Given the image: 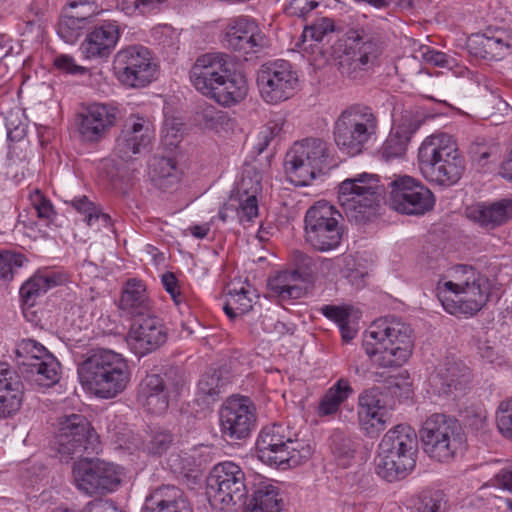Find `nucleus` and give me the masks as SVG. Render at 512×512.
Instances as JSON below:
<instances>
[{
    "label": "nucleus",
    "mask_w": 512,
    "mask_h": 512,
    "mask_svg": "<svg viewBox=\"0 0 512 512\" xmlns=\"http://www.w3.org/2000/svg\"><path fill=\"white\" fill-rule=\"evenodd\" d=\"M190 81L196 90L224 107L243 101L249 89L244 75L230 72L222 53L199 56L190 70Z\"/></svg>",
    "instance_id": "nucleus-1"
},
{
    "label": "nucleus",
    "mask_w": 512,
    "mask_h": 512,
    "mask_svg": "<svg viewBox=\"0 0 512 512\" xmlns=\"http://www.w3.org/2000/svg\"><path fill=\"white\" fill-rule=\"evenodd\" d=\"M54 65L58 70L67 74L82 75L86 72L85 67L76 64L74 58L66 54L57 56L54 59Z\"/></svg>",
    "instance_id": "nucleus-57"
},
{
    "label": "nucleus",
    "mask_w": 512,
    "mask_h": 512,
    "mask_svg": "<svg viewBox=\"0 0 512 512\" xmlns=\"http://www.w3.org/2000/svg\"><path fill=\"white\" fill-rule=\"evenodd\" d=\"M446 499L441 491H425L414 504L412 512H445Z\"/></svg>",
    "instance_id": "nucleus-45"
},
{
    "label": "nucleus",
    "mask_w": 512,
    "mask_h": 512,
    "mask_svg": "<svg viewBox=\"0 0 512 512\" xmlns=\"http://www.w3.org/2000/svg\"><path fill=\"white\" fill-rule=\"evenodd\" d=\"M327 158V144L320 139H305L287 152L285 172L296 186H307L320 172Z\"/></svg>",
    "instance_id": "nucleus-12"
},
{
    "label": "nucleus",
    "mask_w": 512,
    "mask_h": 512,
    "mask_svg": "<svg viewBox=\"0 0 512 512\" xmlns=\"http://www.w3.org/2000/svg\"><path fill=\"white\" fill-rule=\"evenodd\" d=\"M70 204L73 209L84 216L87 225L94 227L95 212L98 207L87 196L74 197Z\"/></svg>",
    "instance_id": "nucleus-55"
},
{
    "label": "nucleus",
    "mask_w": 512,
    "mask_h": 512,
    "mask_svg": "<svg viewBox=\"0 0 512 512\" xmlns=\"http://www.w3.org/2000/svg\"><path fill=\"white\" fill-rule=\"evenodd\" d=\"M466 216L481 227L493 229L512 218V200L502 199L490 205H472L466 209Z\"/></svg>",
    "instance_id": "nucleus-32"
},
{
    "label": "nucleus",
    "mask_w": 512,
    "mask_h": 512,
    "mask_svg": "<svg viewBox=\"0 0 512 512\" xmlns=\"http://www.w3.org/2000/svg\"><path fill=\"white\" fill-rule=\"evenodd\" d=\"M72 472L77 489L90 496L116 491L124 476L120 466L102 460H80L74 464Z\"/></svg>",
    "instance_id": "nucleus-15"
},
{
    "label": "nucleus",
    "mask_w": 512,
    "mask_h": 512,
    "mask_svg": "<svg viewBox=\"0 0 512 512\" xmlns=\"http://www.w3.org/2000/svg\"><path fill=\"white\" fill-rule=\"evenodd\" d=\"M418 164L423 177L441 187L457 184L465 171V160L456 142L445 133L432 134L422 141Z\"/></svg>",
    "instance_id": "nucleus-5"
},
{
    "label": "nucleus",
    "mask_w": 512,
    "mask_h": 512,
    "mask_svg": "<svg viewBox=\"0 0 512 512\" xmlns=\"http://www.w3.org/2000/svg\"><path fill=\"white\" fill-rule=\"evenodd\" d=\"M377 130V117L369 107L352 106L338 116L333 135L340 150L355 156L375 138Z\"/></svg>",
    "instance_id": "nucleus-10"
},
{
    "label": "nucleus",
    "mask_w": 512,
    "mask_h": 512,
    "mask_svg": "<svg viewBox=\"0 0 512 512\" xmlns=\"http://www.w3.org/2000/svg\"><path fill=\"white\" fill-rule=\"evenodd\" d=\"M17 363L33 381L50 386L59 379L60 364L47 348L34 339H22L16 345Z\"/></svg>",
    "instance_id": "nucleus-18"
},
{
    "label": "nucleus",
    "mask_w": 512,
    "mask_h": 512,
    "mask_svg": "<svg viewBox=\"0 0 512 512\" xmlns=\"http://www.w3.org/2000/svg\"><path fill=\"white\" fill-rule=\"evenodd\" d=\"M320 311L326 318L334 321L338 326L344 325L354 314V309L351 306L345 305H324Z\"/></svg>",
    "instance_id": "nucleus-54"
},
{
    "label": "nucleus",
    "mask_w": 512,
    "mask_h": 512,
    "mask_svg": "<svg viewBox=\"0 0 512 512\" xmlns=\"http://www.w3.org/2000/svg\"><path fill=\"white\" fill-rule=\"evenodd\" d=\"M268 288L280 301L299 299L306 292L305 279L296 270L279 272L269 279Z\"/></svg>",
    "instance_id": "nucleus-36"
},
{
    "label": "nucleus",
    "mask_w": 512,
    "mask_h": 512,
    "mask_svg": "<svg viewBox=\"0 0 512 512\" xmlns=\"http://www.w3.org/2000/svg\"><path fill=\"white\" fill-rule=\"evenodd\" d=\"M388 187L391 207L402 214L423 215L435 205L433 193L409 175H394Z\"/></svg>",
    "instance_id": "nucleus-19"
},
{
    "label": "nucleus",
    "mask_w": 512,
    "mask_h": 512,
    "mask_svg": "<svg viewBox=\"0 0 512 512\" xmlns=\"http://www.w3.org/2000/svg\"><path fill=\"white\" fill-rule=\"evenodd\" d=\"M152 303L145 284L141 280H128L121 293L119 309L129 317L143 316L149 313Z\"/></svg>",
    "instance_id": "nucleus-35"
},
{
    "label": "nucleus",
    "mask_w": 512,
    "mask_h": 512,
    "mask_svg": "<svg viewBox=\"0 0 512 512\" xmlns=\"http://www.w3.org/2000/svg\"><path fill=\"white\" fill-rule=\"evenodd\" d=\"M495 419L499 433L512 441V399L500 403Z\"/></svg>",
    "instance_id": "nucleus-51"
},
{
    "label": "nucleus",
    "mask_w": 512,
    "mask_h": 512,
    "mask_svg": "<svg viewBox=\"0 0 512 512\" xmlns=\"http://www.w3.org/2000/svg\"><path fill=\"white\" fill-rule=\"evenodd\" d=\"M424 59L435 66L438 67H448L450 66L451 59L441 51H437L435 49L427 47L423 52Z\"/></svg>",
    "instance_id": "nucleus-64"
},
{
    "label": "nucleus",
    "mask_w": 512,
    "mask_h": 512,
    "mask_svg": "<svg viewBox=\"0 0 512 512\" xmlns=\"http://www.w3.org/2000/svg\"><path fill=\"white\" fill-rule=\"evenodd\" d=\"M410 130L403 125L393 128L378 150L379 157L386 161L402 158L411 139Z\"/></svg>",
    "instance_id": "nucleus-40"
},
{
    "label": "nucleus",
    "mask_w": 512,
    "mask_h": 512,
    "mask_svg": "<svg viewBox=\"0 0 512 512\" xmlns=\"http://www.w3.org/2000/svg\"><path fill=\"white\" fill-rule=\"evenodd\" d=\"M357 419L367 436L375 437L385 430L389 415L378 388L367 389L359 395Z\"/></svg>",
    "instance_id": "nucleus-26"
},
{
    "label": "nucleus",
    "mask_w": 512,
    "mask_h": 512,
    "mask_svg": "<svg viewBox=\"0 0 512 512\" xmlns=\"http://www.w3.org/2000/svg\"><path fill=\"white\" fill-rule=\"evenodd\" d=\"M162 284L165 290L170 294L176 306L181 307L183 297L179 291L178 281L173 273L167 272L162 275Z\"/></svg>",
    "instance_id": "nucleus-60"
},
{
    "label": "nucleus",
    "mask_w": 512,
    "mask_h": 512,
    "mask_svg": "<svg viewBox=\"0 0 512 512\" xmlns=\"http://www.w3.org/2000/svg\"><path fill=\"white\" fill-rule=\"evenodd\" d=\"M119 107L113 102H92L78 114L77 131L84 142L98 143L116 125Z\"/></svg>",
    "instance_id": "nucleus-21"
},
{
    "label": "nucleus",
    "mask_w": 512,
    "mask_h": 512,
    "mask_svg": "<svg viewBox=\"0 0 512 512\" xmlns=\"http://www.w3.org/2000/svg\"><path fill=\"white\" fill-rule=\"evenodd\" d=\"M437 296L446 312L472 316L486 304L490 285L474 268L458 265L437 283Z\"/></svg>",
    "instance_id": "nucleus-3"
},
{
    "label": "nucleus",
    "mask_w": 512,
    "mask_h": 512,
    "mask_svg": "<svg viewBox=\"0 0 512 512\" xmlns=\"http://www.w3.org/2000/svg\"><path fill=\"white\" fill-rule=\"evenodd\" d=\"M511 46V38L500 30L473 34L467 41L469 53L486 60L502 59Z\"/></svg>",
    "instance_id": "nucleus-29"
},
{
    "label": "nucleus",
    "mask_w": 512,
    "mask_h": 512,
    "mask_svg": "<svg viewBox=\"0 0 512 512\" xmlns=\"http://www.w3.org/2000/svg\"><path fill=\"white\" fill-rule=\"evenodd\" d=\"M340 214L329 203L319 201L305 215V239L319 251L336 249L342 239Z\"/></svg>",
    "instance_id": "nucleus-13"
},
{
    "label": "nucleus",
    "mask_w": 512,
    "mask_h": 512,
    "mask_svg": "<svg viewBox=\"0 0 512 512\" xmlns=\"http://www.w3.org/2000/svg\"><path fill=\"white\" fill-rule=\"evenodd\" d=\"M313 447L309 441L295 438L288 425L278 423L265 426L257 438V455L271 467L287 470L307 462Z\"/></svg>",
    "instance_id": "nucleus-6"
},
{
    "label": "nucleus",
    "mask_w": 512,
    "mask_h": 512,
    "mask_svg": "<svg viewBox=\"0 0 512 512\" xmlns=\"http://www.w3.org/2000/svg\"><path fill=\"white\" fill-rule=\"evenodd\" d=\"M223 43L243 56L257 53L266 44V38L258 24L250 17L237 16L227 21Z\"/></svg>",
    "instance_id": "nucleus-23"
},
{
    "label": "nucleus",
    "mask_w": 512,
    "mask_h": 512,
    "mask_svg": "<svg viewBox=\"0 0 512 512\" xmlns=\"http://www.w3.org/2000/svg\"><path fill=\"white\" fill-rule=\"evenodd\" d=\"M207 489L212 506L223 512L236 511L247 495L245 474L232 461L218 463L208 476Z\"/></svg>",
    "instance_id": "nucleus-11"
},
{
    "label": "nucleus",
    "mask_w": 512,
    "mask_h": 512,
    "mask_svg": "<svg viewBox=\"0 0 512 512\" xmlns=\"http://www.w3.org/2000/svg\"><path fill=\"white\" fill-rule=\"evenodd\" d=\"M154 137V127L147 118L131 115L116 139L114 154L120 160L128 162L148 148Z\"/></svg>",
    "instance_id": "nucleus-24"
},
{
    "label": "nucleus",
    "mask_w": 512,
    "mask_h": 512,
    "mask_svg": "<svg viewBox=\"0 0 512 512\" xmlns=\"http://www.w3.org/2000/svg\"><path fill=\"white\" fill-rule=\"evenodd\" d=\"M150 167L154 178L168 179L170 183L179 179L176 162L172 158L156 156L153 158Z\"/></svg>",
    "instance_id": "nucleus-48"
},
{
    "label": "nucleus",
    "mask_w": 512,
    "mask_h": 512,
    "mask_svg": "<svg viewBox=\"0 0 512 512\" xmlns=\"http://www.w3.org/2000/svg\"><path fill=\"white\" fill-rule=\"evenodd\" d=\"M120 32L115 22H105L94 28L80 45L85 59L106 57L117 44Z\"/></svg>",
    "instance_id": "nucleus-30"
},
{
    "label": "nucleus",
    "mask_w": 512,
    "mask_h": 512,
    "mask_svg": "<svg viewBox=\"0 0 512 512\" xmlns=\"http://www.w3.org/2000/svg\"><path fill=\"white\" fill-rule=\"evenodd\" d=\"M423 451L433 460L448 463L467 448V438L459 422L435 413L426 418L420 429Z\"/></svg>",
    "instance_id": "nucleus-8"
},
{
    "label": "nucleus",
    "mask_w": 512,
    "mask_h": 512,
    "mask_svg": "<svg viewBox=\"0 0 512 512\" xmlns=\"http://www.w3.org/2000/svg\"><path fill=\"white\" fill-rule=\"evenodd\" d=\"M334 21L330 18L323 17L317 19L313 24L304 28L302 33L303 43L307 40L320 42L323 38L334 31Z\"/></svg>",
    "instance_id": "nucleus-50"
},
{
    "label": "nucleus",
    "mask_w": 512,
    "mask_h": 512,
    "mask_svg": "<svg viewBox=\"0 0 512 512\" xmlns=\"http://www.w3.org/2000/svg\"><path fill=\"white\" fill-rule=\"evenodd\" d=\"M256 421L255 407L247 397H231L219 411L220 431L225 438L248 437Z\"/></svg>",
    "instance_id": "nucleus-22"
},
{
    "label": "nucleus",
    "mask_w": 512,
    "mask_h": 512,
    "mask_svg": "<svg viewBox=\"0 0 512 512\" xmlns=\"http://www.w3.org/2000/svg\"><path fill=\"white\" fill-rule=\"evenodd\" d=\"M5 127L9 140L14 142L22 140L28 128L24 111L18 107L11 109L5 116Z\"/></svg>",
    "instance_id": "nucleus-44"
},
{
    "label": "nucleus",
    "mask_w": 512,
    "mask_h": 512,
    "mask_svg": "<svg viewBox=\"0 0 512 512\" xmlns=\"http://www.w3.org/2000/svg\"><path fill=\"white\" fill-rule=\"evenodd\" d=\"M353 389L346 379H339L320 398L317 414L320 417L334 416L341 405L352 395Z\"/></svg>",
    "instance_id": "nucleus-39"
},
{
    "label": "nucleus",
    "mask_w": 512,
    "mask_h": 512,
    "mask_svg": "<svg viewBox=\"0 0 512 512\" xmlns=\"http://www.w3.org/2000/svg\"><path fill=\"white\" fill-rule=\"evenodd\" d=\"M355 451L356 446L351 439L339 436L334 438L332 453L338 466L349 467L354 460Z\"/></svg>",
    "instance_id": "nucleus-46"
},
{
    "label": "nucleus",
    "mask_w": 512,
    "mask_h": 512,
    "mask_svg": "<svg viewBox=\"0 0 512 512\" xmlns=\"http://www.w3.org/2000/svg\"><path fill=\"white\" fill-rule=\"evenodd\" d=\"M495 485L512 492V464L502 468L494 477ZM506 504L512 511V499H506Z\"/></svg>",
    "instance_id": "nucleus-61"
},
{
    "label": "nucleus",
    "mask_w": 512,
    "mask_h": 512,
    "mask_svg": "<svg viewBox=\"0 0 512 512\" xmlns=\"http://www.w3.org/2000/svg\"><path fill=\"white\" fill-rule=\"evenodd\" d=\"M499 153V149L497 146H486V145H476L473 150V159L478 162V164L484 166L487 163L489 158H493L494 160L497 158Z\"/></svg>",
    "instance_id": "nucleus-62"
},
{
    "label": "nucleus",
    "mask_w": 512,
    "mask_h": 512,
    "mask_svg": "<svg viewBox=\"0 0 512 512\" xmlns=\"http://www.w3.org/2000/svg\"><path fill=\"white\" fill-rule=\"evenodd\" d=\"M82 387L103 399L123 392L130 382V369L126 359L109 349L92 353L77 369Z\"/></svg>",
    "instance_id": "nucleus-4"
},
{
    "label": "nucleus",
    "mask_w": 512,
    "mask_h": 512,
    "mask_svg": "<svg viewBox=\"0 0 512 512\" xmlns=\"http://www.w3.org/2000/svg\"><path fill=\"white\" fill-rule=\"evenodd\" d=\"M22 389L15 372L0 362V418L15 414L22 404Z\"/></svg>",
    "instance_id": "nucleus-34"
},
{
    "label": "nucleus",
    "mask_w": 512,
    "mask_h": 512,
    "mask_svg": "<svg viewBox=\"0 0 512 512\" xmlns=\"http://www.w3.org/2000/svg\"><path fill=\"white\" fill-rule=\"evenodd\" d=\"M417 437L408 425L388 430L378 446L376 472L387 481H395L410 473L416 464Z\"/></svg>",
    "instance_id": "nucleus-7"
},
{
    "label": "nucleus",
    "mask_w": 512,
    "mask_h": 512,
    "mask_svg": "<svg viewBox=\"0 0 512 512\" xmlns=\"http://www.w3.org/2000/svg\"><path fill=\"white\" fill-rule=\"evenodd\" d=\"M261 175L252 167L243 170L235 194L219 211L223 222L237 218L242 225L250 224L259 215L258 195L261 193Z\"/></svg>",
    "instance_id": "nucleus-14"
},
{
    "label": "nucleus",
    "mask_w": 512,
    "mask_h": 512,
    "mask_svg": "<svg viewBox=\"0 0 512 512\" xmlns=\"http://www.w3.org/2000/svg\"><path fill=\"white\" fill-rule=\"evenodd\" d=\"M391 389L392 393L397 397H410L412 394V381L406 371L395 377Z\"/></svg>",
    "instance_id": "nucleus-58"
},
{
    "label": "nucleus",
    "mask_w": 512,
    "mask_h": 512,
    "mask_svg": "<svg viewBox=\"0 0 512 512\" xmlns=\"http://www.w3.org/2000/svg\"><path fill=\"white\" fill-rule=\"evenodd\" d=\"M172 444V435L166 430L154 431L149 441L146 443L145 449L149 454L161 455L167 451Z\"/></svg>",
    "instance_id": "nucleus-53"
},
{
    "label": "nucleus",
    "mask_w": 512,
    "mask_h": 512,
    "mask_svg": "<svg viewBox=\"0 0 512 512\" xmlns=\"http://www.w3.org/2000/svg\"><path fill=\"white\" fill-rule=\"evenodd\" d=\"M26 258L24 255L12 251L0 252V279L11 280L14 270L22 267Z\"/></svg>",
    "instance_id": "nucleus-52"
},
{
    "label": "nucleus",
    "mask_w": 512,
    "mask_h": 512,
    "mask_svg": "<svg viewBox=\"0 0 512 512\" xmlns=\"http://www.w3.org/2000/svg\"><path fill=\"white\" fill-rule=\"evenodd\" d=\"M118 80L132 88L145 87L157 77L158 66L150 51L141 45L120 49L114 59Z\"/></svg>",
    "instance_id": "nucleus-17"
},
{
    "label": "nucleus",
    "mask_w": 512,
    "mask_h": 512,
    "mask_svg": "<svg viewBox=\"0 0 512 512\" xmlns=\"http://www.w3.org/2000/svg\"><path fill=\"white\" fill-rule=\"evenodd\" d=\"M282 505L283 500L277 483L267 479L256 485L250 502L252 512H280Z\"/></svg>",
    "instance_id": "nucleus-38"
},
{
    "label": "nucleus",
    "mask_w": 512,
    "mask_h": 512,
    "mask_svg": "<svg viewBox=\"0 0 512 512\" xmlns=\"http://www.w3.org/2000/svg\"><path fill=\"white\" fill-rule=\"evenodd\" d=\"M167 0H120L119 9L128 16L151 13Z\"/></svg>",
    "instance_id": "nucleus-49"
},
{
    "label": "nucleus",
    "mask_w": 512,
    "mask_h": 512,
    "mask_svg": "<svg viewBox=\"0 0 512 512\" xmlns=\"http://www.w3.org/2000/svg\"><path fill=\"white\" fill-rule=\"evenodd\" d=\"M471 381L470 369L461 361L447 359L430 374L428 384L434 394L449 395L461 390Z\"/></svg>",
    "instance_id": "nucleus-27"
},
{
    "label": "nucleus",
    "mask_w": 512,
    "mask_h": 512,
    "mask_svg": "<svg viewBox=\"0 0 512 512\" xmlns=\"http://www.w3.org/2000/svg\"><path fill=\"white\" fill-rule=\"evenodd\" d=\"M137 400L149 413H164L169 406V393L163 378L158 374L147 375L140 383Z\"/></svg>",
    "instance_id": "nucleus-31"
},
{
    "label": "nucleus",
    "mask_w": 512,
    "mask_h": 512,
    "mask_svg": "<svg viewBox=\"0 0 512 512\" xmlns=\"http://www.w3.org/2000/svg\"><path fill=\"white\" fill-rule=\"evenodd\" d=\"M63 281V277L54 271H39L21 286L20 296L25 305L33 306L39 296Z\"/></svg>",
    "instance_id": "nucleus-37"
},
{
    "label": "nucleus",
    "mask_w": 512,
    "mask_h": 512,
    "mask_svg": "<svg viewBox=\"0 0 512 512\" xmlns=\"http://www.w3.org/2000/svg\"><path fill=\"white\" fill-rule=\"evenodd\" d=\"M80 512H122L111 500H93L88 502Z\"/></svg>",
    "instance_id": "nucleus-63"
},
{
    "label": "nucleus",
    "mask_w": 512,
    "mask_h": 512,
    "mask_svg": "<svg viewBox=\"0 0 512 512\" xmlns=\"http://www.w3.org/2000/svg\"><path fill=\"white\" fill-rule=\"evenodd\" d=\"M197 121L203 129L218 133L229 125L230 118L226 112L208 105L198 113Z\"/></svg>",
    "instance_id": "nucleus-43"
},
{
    "label": "nucleus",
    "mask_w": 512,
    "mask_h": 512,
    "mask_svg": "<svg viewBox=\"0 0 512 512\" xmlns=\"http://www.w3.org/2000/svg\"><path fill=\"white\" fill-rule=\"evenodd\" d=\"M93 15L84 11L66 14L61 17L57 25L58 36L68 44H73L77 41L82 33V29L86 24V20Z\"/></svg>",
    "instance_id": "nucleus-42"
},
{
    "label": "nucleus",
    "mask_w": 512,
    "mask_h": 512,
    "mask_svg": "<svg viewBox=\"0 0 512 512\" xmlns=\"http://www.w3.org/2000/svg\"><path fill=\"white\" fill-rule=\"evenodd\" d=\"M257 86L262 100L276 105L297 93L299 77L289 62L276 60L262 65L257 75Z\"/></svg>",
    "instance_id": "nucleus-16"
},
{
    "label": "nucleus",
    "mask_w": 512,
    "mask_h": 512,
    "mask_svg": "<svg viewBox=\"0 0 512 512\" xmlns=\"http://www.w3.org/2000/svg\"><path fill=\"white\" fill-rule=\"evenodd\" d=\"M340 47L342 48V54L339 56L340 66L343 69L347 67L346 72L349 74L373 66L381 54V48L377 43L364 42L358 36H347Z\"/></svg>",
    "instance_id": "nucleus-28"
},
{
    "label": "nucleus",
    "mask_w": 512,
    "mask_h": 512,
    "mask_svg": "<svg viewBox=\"0 0 512 512\" xmlns=\"http://www.w3.org/2000/svg\"><path fill=\"white\" fill-rule=\"evenodd\" d=\"M141 512H193L183 492L175 486L157 488L149 498Z\"/></svg>",
    "instance_id": "nucleus-33"
},
{
    "label": "nucleus",
    "mask_w": 512,
    "mask_h": 512,
    "mask_svg": "<svg viewBox=\"0 0 512 512\" xmlns=\"http://www.w3.org/2000/svg\"><path fill=\"white\" fill-rule=\"evenodd\" d=\"M29 201L40 221L49 225L54 220L56 212L52 203L38 189L29 194Z\"/></svg>",
    "instance_id": "nucleus-47"
},
{
    "label": "nucleus",
    "mask_w": 512,
    "mask_h": 512,
    "mask_svg": "<svg viewBox=\"0 0 512 512\" xmlns=\"http://www.w3.org/2000/svg\"><path fill=\"white\" fill-rule=\"evenodd\" d=\"M166 340L167 332L163 322L150 315L136 320L126 336L128 347L138 356L158 349Z\"/></svg>",
    "instance_id": "nucleus-25"
},
{
    "label": "nucleus",
    "mask_w": 512,
    "mask_h": 512,
    "mask_svg": "<svg viewBox=\"0 0 512 512\" xmlns=\"http://www.w3.org/2000/svg\"><path fill=\"white\" fill-rule=\"evenodd\" d=\"M382 195L377 174L359 173L338 186V202L350 221L365 223L372 219Z\"/></svg>",
    "instance_id": "nucleus-9"
},
{
    "label": "nucleus",
    "mask_w": 512,
    "mask_h": 512,
    "mask_svg": "<svg viewBox=\"0 0 512 512\" xmlns=\"http://www.w3.org/2000/svg\"><path fill=\"white\" fill-rule=\"evenodd\" d=\"M220 377L216 371L206 373L198 382V392L203 396L214 397L220 393Z\"/></svg>",
    "instance_id": "nucleus-56"
},
{
    "label": "nucleus",
    "mask_w": 512,
    "mask_h": 512,
    "mask_svg": "<svg viewBox=\"0 0 512 512\" xmlns=\"http://www.w3.org/2000/svg\"><path fill=\"white\" fill-rule=\"evenodd\" d=\"M411 326L396 317L375 320L363 335V349L370 360L382 368L400 367L414 350Z\"/></svg>",
    "instance_id": "nucleus-2"
},
{
    "label": "nucleus",
    "mask_w": 512,
    "mask_h": 512,
    "mask_svg": "<svg viewBox=\"0 0 512 512\" xmlns=\"http://www.w3.org/2000/svg\"><path fill=\"white\" fill-rule=\"evenodd\" d=\"M317 6V0H289L286 11L290 15L304 17Z\"/></svg>",
    "instance_id": "nucleus-59"
},
{
    "label": "nucleus",
    "mask_w": 512,
    "mask_h": 512,
    "mask_svg": "<svg viewBox=\"0 0 512 512\" xmlns=\"http://www.w3.org/2000/svg\"><path fill=\"white\" fill-rule=\"evenodd\" d=\"M54 445L62 459L68 460L72 455L81 454L83 451L96 452L99 440L83 415L71 414L59 422Z\"/></svg>",
    "instance_id": "nucleus-20"
},
{
    "label": "nucleus",
    "mask_w": 512,
    "mask_h": 512,
    "mask_svg": "<svg viewBox=\"0 0 512 512\" xmlns=\"http://www.w3.org/2000/svg\"><path fill=\"white\" fill-rule=\"evenodd\" d=\"M254 290L247 283L239 286L232 284L227 292L224 311L228 317L234 318L248 312L252 308Z\"/></svg>",
    "instance_id": "nucleus-41"
}]
</instances>
